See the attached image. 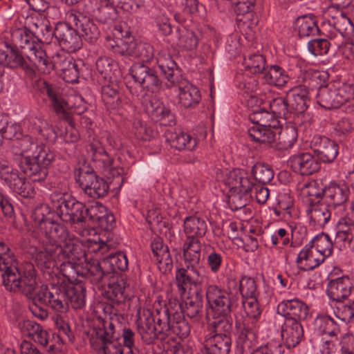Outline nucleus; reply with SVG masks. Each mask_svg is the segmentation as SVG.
Wrapping results in <instances>:
<instances>
[{"label":"nucleus","mask_w":354,"mask_h":354,"mask_svg":"<svg viewBox=\"0 0 354 354\" xmlns=\"http://www.w3.org/2000/svg\"><path fill=\"white\" fill-rule=\"evenodd\" d=\"M16 147L24 157L19 163L22 171L32 181H43L48 174L47 167L55 158L54 152L28 136L18 140Z\"/></svg>","instance_id":"f257e3e1"},{"label":"nucleus","mask_w":354,"mask_h":354,"mask_svg":"<svg viewBox=\"0 0 354 354\" xmlns=\"http://www.w3.org/2000/svg\"><path fill=\"white\" fill-rule=\"evenodd\" d=\"M41 229L45 236L44 252H41L47 261L55 259L61 252H65L75 257H82V245L79 241L71 234L63 225L50 220L43 221Z\"/></svg>","instance_id":"f03ea898"},{"label":"nucleus","mask_w":354,"mask_h":354,"mask_svg":"<svg viewBox=\"0 0 354 354\" xmlns=\"http://www.w3.org/2000/svg\"><path fill=\"white\" fill-rule=\"evenodd\" d=\"M206 299L209 308L207 312V335L230 336L232 319L229 316L231 300L225 289H207Z\"/></svg>","instance_id":"7ed1b4c3"},{"label":"nucleus","mask_w":354,"mask_h":354,"mask_svg":"<svg viewBox=\"0 0 354 354\" xmlns=\"http://www.w3.org/2000/svg\"><path fill=\"white\" fill-rule=\"evenodd\" d=\"M50 201L57 214L65 223L70 224L86 223V206L67 193L53 192Z\"/></svg>","instance_id":"20e7f679"},{"label":"nucleus","mask_w":354,"mask_h":354,"mask_svg":"<svg viewBox=\"0 0 354 354\" xmlns=\"http://www.w3.org/2000/svg\"><path fill=\"white\" fill-rule=\"evenodd\" d=\"M324 15V35L333 41L334 46H340L344 38L350 37L354 32V25L342 10L335 7H329Z\"/></svg>","instance_id":"39448f33"},{"label":"nucleus","mask_w":354,"mask_h":354,"mask_svg":"<svg viewBox=\"0 0 354 354\" xmlns=\"http://www.w3.org/2000/svg\"><path fill=\"white\" fill-rule=\"evenodd\" d=\"M225 184L230 188L229 203L233 210L244 207L252 197L253 183L248 174L242 169H233L228 172L225 178Z\"/></svg>","instance_id":"423d86ee"},{"label":"nucleus","mask_w":354,"mask_h":354,"mask_svg":"<svg viewBox=\"0 0 354 354\" xmlns=\"http://www.w3.org/2000/svg\"><path fill=\"white\" fill-rule=\"evenodd\" d=\"M22 294L31 300L29 304V310L32 315L41 320H44L48 317V312L45 306H48L53 310L65 313L68 310L67 303H64L59 299V295L55 296L48 289H21Z\"/></svg>","instance_id":"0eeeda50"},{"label":"nucleus","mask_w":354,"mask_h":354,"mask_svg":"<svg viewBox=\"0 0 354 354\" xmlns=\"http://www.w3.org/2000/svg\"><path fill=\"white\" fill-rule=\"evenodd\" d=\"M40 89L43 93L48 96L51 106L59 118L68 121L69 123L72 121L71 113L81 115L86 110L85 103L80 96L75 97V102L72 104L64 98L59 89L56 86L43 81L41 83Z\"/></svg>","instance_id":"6e6552de"},{"label":"nucleus","mask_w":354,"mask_h":354,"mask_svg":"<svg viewBox=\"0 0 354 354\" xmlns=\"http://www.w3.org/2000/svg\"><path fill=\"white\" fill-rule=\"evenodd\" d=\"M353 99V85L339 81L319 86L317 93V103L326 109L339 108Z\"/></svg>","instance_id":"1a4fd4ad"},{"label":"nucleus","mask_w":354,"mask_h":354,"mask_svg":"<svg viewBox=\"0 0 354 354\" xmlns=\"http://www.w3.org/2000/svg\"><path fill=\"white\" fill-rule=\"evenodd\" d=\"M201 244L198 238L187 239L183 247L184 261L186 268H178V288L184 286H196L198 283V274L195 270L201 257Z\"/></svg>","instance_id":"9d476101"},{"label":"nucleus","mask_w":354,"mask_h":354,"mask_svg":"<svg viewBox=\"0 0 354 354\" xmlns=\"http://www.w3.org/2000/svg\"><path fill=\"white\" fill-rule=\"evenodd\" d=\"M252 140L269 145L279 151L290 149L297 140V130L293 124H288L284 127H275L272 131L267 130L262 133L252 130Z\"/></svg>","instance_id":"9b49d317"},{"label":"nucleus","mask_w":354,"mask_h":354,"mask_svg":"<svg viewBox=\"0 0 354 354\" xmlns=\"http://www.w3.org/2000/svg\"><path fill=\"white\" fill-rule=\"evenodd\" d=\"M82 253V257H75L74 258L73 256L71 257L65 252H61L59 257H56L58 259L62 257L64 261L60 265V272L64 277L73 285L80 283V281L77 279V277H82L88 272L91 273L88 265L92 264L91 260L93 259L91 258L88 261V254L83 249Z\"/></svg>","instance_id":"f8f14e48"},{"label":"nucleus","mask_w":354,"mask_h":354,"mask_svg":"<svg viewBox=\"0 0 354 354\" xmlns=\"http://www.w3.org/2000/svg\"><path fill=\"white\" fill-rule=\"evenodd\" d=\"M91 263L88 265L91 274L96 276L98 280L102 279L106 274L109 275L110 272L124 271L128 268L127 257L122 252L110 254L100 262L97 259H93Z\"/></svg>","instance_id":"ddd939ff"},{"label":"nucleus","mask_w":354,"mask_h":354,"mask_svg":"<svg viewBox=\"0 0 354 354\" xmlns=\"http://www.w3.org/2000/svg\"><path fill=\"white\" fill-rule=\"evenodd\" d=\"M76 181L84 193L93 198L105 196L109 189L108 183L97 176L93 170L80 169Z\"/></svg>","instance_id":"4468645a"},{"label":"nucleus","mask_w":354,"mask_h":354,"mask_svg":"<svg viewBox=\"0 0 354 354\" xmlns=\"http://www.w3.org/2000/svg\"><path fill=\"white\" fill-rule=\"evenodd\" d=\"M147 62H138L133 64L129 73L134 81L148 91L157 92L159 91L161 82L154 69L146 64Z\"/></svg>","instance_id":"2eb2a0df"},{"label":"nucleus","mask_w":354,"mask_h":354,"mask_svg":"<svg viewBox=\"0 0 354 354\" xmlns=\"http://www.w3.org/2000/svg\"><path fill=\"white\" fill-rule=\"evenodd\" d=\"M55 39L64 50L74 53L80 49L82 39L77 31L67 23H58L55 28Z\"/></svg>","instance_id":"dca6fc26"},{"label":"nucleus","mask_w":354,"mask_h":354,"mask_svg":"<svg viewBox=\"0 0 354 354\" xmlns=\"http://www.w3.org/2000/svg\"><path fill=\"white\" fill-rule=\"evenodd\" d=\"M113 35L115 39H110L109 45L114 53L131 57L137 41L129 30L124 32L122 26L118 25L114 28Z\"/></svg>","instance_id":"f3484780"},{"label":"nucleus","mask_w":354,"mask_h":354,"mask_svg":"<svg viewBox=\"0 0 354 354\" xmlns=\"http://www.w3.org/2000/svg\"><path fill=\"white\" fill-rule=\"evenodd\" d=\"M310 148L321 161L326 163L333 162L338 154V145L325 136H315Z\"/></svg>","instance_id":"a211bd4d"},{"label":"nucleus","mask_w":354,"mask_h":354,"mask_svg":"<svg viewBox=\"0 0 354 354\" xmlns=\"http://www.w3.org/2000/svg\"><path fill=\"white\" fill-rule=\"evenodd\" d=\"M166 318L165 321L158 318L155 321V327L157 329V335L159 334H164L167 337L166 345L167 354H176L177 352V342L176 335L175 334V325L177 324V321L175 319V314L172 317L169 315V310H167ZM159 336H158V338Z\"/></svg>","instance_id":"6ab92c4d"},{"label":"nucleus","mask_w":354,"mask_h":354,"mask_svg":"<svg viewBox=\"0 0 354 354\" xmlns=\"http://www.w3.org/2000/svg\"><path fill=\"white\" fill-rule=\"evenodd\" d=\"M66 19L80 28L82 37L88 42L95 43L100 37V30L93 20L82 15H77L73 10L66 13Z\"/></svg>","instance_id":"aec40b11"},{"label":"nucleus","mask_w":354,"mask_h":354,"mask_svg":"<svg viewBox=\"0 0 354 354\" xmlns=\"http://www.w3.org/2000/svg\"><path fill=\"white\" fill-rule=\"evenodd\" d=\"M277 311L286 318V320L291 319L295 322H300L307 318L309 309L302 301L292 299L281 301L278 306Z\"/></svg>","instance_id":"412c9836"},{"label":"nucleus","mask_w":354,"mask_h":354,"mask_svg":"<svg viewBox=\"0 0 354 354\" xmlns=\"http://www.w3.org/2000/svg\"><path fill=\"white\" fill-rule=\"evenodd\" d=\"M250 120L255 124L248 130L249 136L252 139V130L261 132H266L267 130L272 131L275 127L279 126V120L276 119L272 113L264 108H259L253 111L249 115Z\"/></svg>","instance_id":"4be33fe9"},{"label":"nucleus","mask_w":354,"mask_h":354,"mask_svg":"<svg viewBox=\"0 0 354 354\" xmlns=\"http://www.w3.org/2000/svg\"><path fill=\"white\" fill-rule=\"evenodd\" d=\"M0 271L3 272L1 277L5 286L19 288L17 261L12 252L0 257Z\"/></svg>","instance_id":"5701e85b"},{"label":"nucleus","mask_w":354,"mask_h":354,"mask_svg":"<svg viewBox=\"0 0 354 354\" xmlns=\"http://www.w3.org/2000/svg\"><path fill=\"white\" fill-rule=\"evenodd\" d=\"M288 164L296 173L303 176L311 175L319 169L317 160L309 153H301L291 156Z\"/></svg>","instance_id":"b1692460"},{"label":"nucleus","mask_w":354,"mask_h":354,"mask_svg":"<svg viewBox=\"0 0 354 354\" xmlns=\"http://www.w3.org/2000/svg\"><path fill=\"white\" fill-rule=\"evenodd\" d=\"M324 191V198L329 206L334 207L343 205L348 198V187L344 184L339 185L335 181L325 185Z\"/></svg>","instance_id":"393cba45"},{"label":"nucleus","mask_w":354,"mask_h":354,"mask_svg":"<svg viewBox=\"0 0 354 354\" xmlns=\"http://www.w3.org/2000/svg\"><path fill=\"white\" fill-rule=\"evenodd\" d=\"M308 94V88L304 85H299L288 91L286 98L291 112L302 113L307 109Z\"/></svg>","instance_id":"a878e982"},{"label":"nucleus","mask_w":354,"mask_h":354,"mask_svg":"<svg viewBox=\"0 0 354 354\" xmlns=\"http://www.w3.org/2000/svg\"><path fill=\"white\" fill-rule=\"evenodd\" d=\"M24 54L28 64L32 65L34 69L37 68L44 73H48L53 69L52 61L39 44L30 50L24 52Z\"/></svg>","instance_id":"bb28decb"},{"label":"nucleus","mask_w":354,"mask_h":354,"mask_svg":"<svg viewBox=\"0 0 354 354\" xmlns=\"http://www.w3.org/2000/svg\"><path fill=\"white\" fill-rule=\"evenodd\" d=\"M201 100V93L197 87L185 80L178 82V102L183 107L193 108Z\"/></svg>","instance_id":"cd10ccee"},{"label":"nucleus","mask_w":354,"mask_h":354,"mask_svg":"<svg viewBox=\"0 0 354 354\" xmlns=\"http://www.w3.org/2000/svg\"><path fill=\"white\" fill-rule=\"evenodd\" d=\"M153 257L158 265V268L163 272L171 271L173 268V262L167 246H164L162 239L156 236L151 243Z\"/></svg>","instance_id":"c85d7f7f"},{"label":"nucleus","mask_w":354,"mask_h":354,"mask_svg":"<svg viewBox=\"0 0 354 354\" xmlns=\"http://www.w3.org/2000/svg\"><path fill=\"white\" fill-rule=\"evenodd\" d=\"M281 337L288 348L295 347L304 337V329L301 323L291 319L285 320L282 326Z\"/></svg>","instance_id":"c756f323"},{"label":"nucleus","mask_w":354,"mask_h":354,"mask_svg":"<svg viewBox=\"0 0 354 354\" xmlns=\"http://www.w3.org/2000/svg\"><path fill=\"white\" fill-rule=\"evenodd\" d=\"M232 339L230 336L206 335L205 348L207 354H228L230 351Z\"/></svg>","instance_id":"7c9ffc66"},{"label":"nucleus","mask_w":354,"mask_h":354,"mask_svg":"<svg viewBox=\"0 0 354 354\" xmlns=\"http://www.w3.org/2000/svg\"><path fill=\"white\" fill-rule=\"evenodd\" d=\"M330 206L324 203H317L309 205L307 213L310 223L317 227H323L330 221L331 212Z\"/></svg>","instance_id":"2f4dec72"},{"label":"nucleus","mask_w":354,"mask_h":354,"mask_svg":"<svg viewBox=\"0 0 354 354\" xmlns=\"http://www.w3.org/2000/svg\"><path fill=\"white\" fill-rule=\"evenodd\" d=\"M24 56L22 50L19 51L18 48L15 47L10 48L6 65L12 68H21L27 77L33 79L36 75L35 69L28 64Z\"/></svg>","instance_id":"473e14b6"},{"label":"nucleus","mask_w":354,"mask_h":354,"mask_svg":"<svg viewBox=\"0 0 354 354\" xmlns=\"http://www.w3.org/2000/svg\"><path fill=\"white\" fill-rule=\"evenodd\" d=\"M315 330L319 334H326L331 337L337 336L341 331L342 324L329 315H318L314 322Z\"/></svg>","instance_id":"72a5a7b5"},{"label":"nucleus","mask_w":354,"mask_h":354,"mask_svg":"<svg viewBox=\"0 0 354 354\" xmlns=\"http://www.w3.org/2000/svg\"><path fill=\"white\" fill-rule=\"evenodd\" d=\"M324 185L321 180H313L305 183L301 188V195L309 205L317 203L324 198Z\"/></svg>","instance_id":"f704fd0d"},{"label":"nucleus","mask_w":354,"mask_h":354,"mask_svg":"<svg viewBox=\"0 0 354 354\" xmlns=\"http://www.w3.org/2000/svg\"><path fill=\"white\" fill-rule=\"evenodd\" d=\"M115 326L111 322L104 321L103 329L99 328L96 331L97 338L101 342V346L99 347V351L103 354H111V346L116 348L114 344Z\"/></svg>","instance_id":"c9c22d12"},{"label":"nucleus","mask_w":354,"mask_h":354,"mask_svg":"<svg viewBox=\"0 0 354 354\" xmlns=\"http://www.w3.org/2000/svg\"><path fill=\"white\" fill-rule=\"evenodd\" d=\"M4 180L15 192L22 197L27 198L32 194L33 190L29 183L26 182L25 178L19 175L16 169H14Z\"/></svg>","instance_id":"e433bc0d"},{"label":"nucleus","mask_w":354,"mask_h":354,"mask_svg":"<svg viewBox=\"0 0 354 354\" xmlns=\"http://www.w3.org/2000/svg\"><path fill=\"white\" fill-rule=\"evenodd\" d=\"M324 257L312 246L308 243L300 251L297 259V263L305 261V266L309 270H313L319 266L324 261Z\"/></svg>","instance_id":"4c0bfd02"},{"label":"nucleus","mask_w":354,"mask_h":354,"mask_svg":"<svg viewBox=\"0 0 354 354\" xmlns=\"http://www.w3.org/2000/svg\"><path fill=\"white\" fill-rule=\"evenodd\" d=\"M263 78L266 83L277 87L285 86L290 80L287 71L279 65H270L268 66Z\"/></svg>","instance_id":"58836bf2"},{"label":"nucleus","mask_w":354,"mask_h":354,"mask_svg":"<svg viewBox=\"0 0 354 354\" xmlns=\"http://www.w3.org/2000/svg\"><path fill=\"white\" fill-rule=\"evenodd\" d=\"M183 228L187 239L198 238L205 234L207 224L204 219L196 216H191L185 218Z\"/></svg>","instance_id":"ea45409f"},{"label":"nucleus","mask_w":354,"mask_h":354,"mask_svg":"<svg viewBox=\"0 0 354 354\" xmlns=\"http://www.w3.org/2000/svg\"><path fill=\"white\" fill-rule=\"evenodd\" d=\"M142 104L146 112L151 116L152 120L156 122L167 117L169 113V111L156 97H147L144 98Z\"/></svg>","instance_id":"a19ab883"},{"label":"nucleus","mask_w":354,"mask_h":354,"mask_svg":"<svg viewBox=\"0 0 354 354\" xmlns=\"http://www.w3.org/2000/svg\"><path fill=\"white\" fill-rule=\"evenodd\" d=\"M86 151L88 158L99 168L102 166L108 165L111 161V157L107 153L101 143L98 141H93L87 146Z\"/></svg>","instance_id":"79ce46f5"},{"label":"nucleus","mask_w":354,"mask_h":354,"mask_svg":"<svg viewBox=\"0 0 354 354\" xmlns=\"http://www.w3.org/2000/svg\"><path fill=\"white\" fill-rule=\"evenodd\" d=\"M300 38L314 37L319 34V28L314 19L309 16L298 17L295 22Z\"/></svg>","instance_id":"37998d69"},{"label":"nucleus","mask_w":354,"mask_h":354,"mask_svg":"<svg viewBox=\"0 0 354 354\" xmlns=\"http://www.w3.org/2000/svg\"><path fill=\"white\" fill-rule=\"evenodd\" d=\"M190 330V326L185 318L178 319V338L181 339L178 342V354H192L193 342L188 339Z\"/></svg>","instance_id":"c03bdc74"},{"label":"nucleus","mask_w":354,"mask_h":354,"mask_svg":"<svg viewBox=\"0 0 354 354\" xmlns=\"http://www.w3.org/2000/svg\"><path fill=\"white\" fill-rule=\"evenodd\" d=\"M178 47L185 50L196 49L198 44V39L194 31L185 26L178 28Z\"/></svg>","instance_id":"a18cd8bd"},{"label":"nucleus","mask_w":354,"mask_h":354,"mask_svg":"<svg viewBox=\"0 0 354 354\" xmlns=\"http://www.w3.org/2000/svg\"><path fill=\"white\" fill-rule=\"evenodd\" d=\"M58 290L60 292L56 293L55 296L59 295V297H67L74 309H80L85 306L86 289H64L63 292L61 289Z\"/></svg>","instance_id":"49530a36"},{"label":"nucleus","mask_w":354,"mask_h":354,"mask_svg":"<svg viewBox=\"0 0 354 354\" xmlns=\"http://www.w3.org/2000/svg\"><path fill=\"white\" fill-rule=\"evenodd\" d=\"M243 65L246 71L253 74H264L268 68L265 57L260 54L250 55L245 57Z\"/></svg>","instance_id":"de8ad7c7"},{"label":"nucleus","mask_w":354,"mask_h":354,"mask_svg":"<svg viewBox=\"0 0 354 354\" xmlns=\"http://www.w3.org/2000/svg\"><path fill=\"white\" fill-rule=\"evenodd\" d=\"M106 1L95 12V17L102 24H111L118 18V12L114 5Z\"/></svg>","instance_id":"09e8293b"},{"label":"nucleus","mask_w":354,"mask_h":354,"mask_svg":"<svg viewBox=\"0 0 354 354\" xmlns=\"http://www.w3.org/2000/svg\"><path fill=\"white\" fill-rule=\"evenodd\" d=\"M269 109L277 120L280 118L286 119L291 113L286 97L273 98L269 102Z\"/></svg>","instance_id":"8fccbe9b"},{"label":"nucleus","mask_w":354,"mask_h":354,"mask_svg":"<svg viewBox=\"0 0 354 354\" xmlns=\"http://www.w3.org/2000/svg\"><path fill=\"white\" fill-rule=\"evenodd\" d=\"M109 275L106 274L102 279L98 280L96 276H93V279L97 282L107 281L108 288H128L132 286V281L127 279L126 276L117 272H110Z\"/></svg>","instance_id":"3c124183"},{"label":"nucleus","mask_w":354,"mask_h":354,"mask_svg":"<svg viewBox=\"0 0 354 354\" xmlns=\"http://www.w3.org/2000/svg\"><path fill=\"white\" fill-rule=\"evenodd\" d=\"M309 244L315 248L325 259L331 254L333 251V243L328 235L322 234L313 239Z\"/></svg>","instance_id":"603ef678"},{"label":"nucleus","mask_w":354,"mask_h":354,"mask_svg":"<svg viewBox=\"0 0 354 354\" xmlns=\"http://www.w3.org/2000/svg\"><path fill=\"white\" fill-rule=\"evenodd\" d=\"M144 322L140 319L142 326H138V330L142 337L145 338V335H148L150 340L158 338L157 329L155 327V318L152 313L147 311V313H144Z\"/></svg>","instance_id":"864d4df0"},{"label":"nucleus","mask_w":354,"mask_h":354,"mask_svg":"<svg viewBox=\"0 0 354 354\" xmlns=\"http://www.w3.org/2000/svg\"><path fill=\"white\" fill-rule=\"evenodd\" d=\"M252 174L254 179L261 184L269 183L274 177V172L271 167L261 162H258L252 167Z\"/></svg>","instance_id":"5fc2aeb1"},{"label":"nucleus","mask_w":354,"mask_h":354,"mask_svg":"<svg viewBox=\"0 0 354 354\" xmlns=\"http://www.w3.org/2000/svg\"><path fill=\"white\" fill-rule=\"evenodd\" d=\"M117 68V64L114 60L108 57H99L96 62V68L102 75L103 78L111 80Z\"/></svg>","instance_id":"6e6d98bb"},{"label":"nucleus","mask_w":354,"mask_h":354,"mask_svg":"<svg viewBox=\"0 0 354 354\" xmlns=\"http://www.w3.org/2000/svg\"><path fill=\"white\" fill-rule=\"evenodd\" d=\"M102 97L104 103L111 109L118 108L120 103V95L113 85H105L102 88Z\"/></svg>","instance_id":"4d7b16f0"},{"label":"nucleus","mask_w":354,"mask_h":354,"mask_svg":"<svg viewBox=\"0 0 354 354\" xmlns=\"http://www.w3.org/2000/svg\"><path fill=\"white\" fill-rule=\"evenodd\" d=\"M338 230L336 233L335 242L342 243L354 234V222L349 218H342L338 223Z\"/></svg>","instance_id":"13d9d810"},{"label":"nucleus","mask_w":354,"mask_h":354,"mask_svg":"<svg viewBox=\"0 0 354 354\" xmlns=\"http://www.w3.org/2000/svg\"><path fill=\"white\" fill-rule=\"evenodd\" d=\"M238 339L243 346L250 348L256 342V331L248 324H243L242 326H239Z\"/></svg>","instance_id":"bf43d9fd"},{"label":"nucleus","mask_w":354,"mask_h":354,"mask_svg":"<svg viewBox=\"0 0 354 354\" xmlns=\"http://www.w3.org/2000/svg\"><path fill=\"white\" fill-rule=\"evenodd\" d=\"M328 39L327 37L310 40L308 45L309 51L315 56L327 53L330 46L334 45L333 41Z\"/></svg>","instance_id":"052dcab7"},{"label":"nucleus","mask_w":354,"mask_h":354,"mask_svg":"<svg viewBox=\"0 0 354 354\" xmlns=\"http://www.w3.org/2000/svg\"><path fill=\"white\" fill-rule=\"evenodd\" d=\"M183 291L181 295L183 297L182 303L180 306H192L194 304H198L199 307L203 306V294L201 289H189L187 294L186 289H182Z\"/></svg>","instance_id":"680f3d73"},{"label":"nucleus","mask_w":354,"mask_h":354,"mask_svg":"<svg viewBox=\"0 0 354 354\" xmlns=\"http://www.w3.org/2000/svg\"><path fill=\"white\" fill-rule=\"evenodd\" d=\"M106 212L107 209L104 205L100 203H95L86 207V222L88 220L93 224H97Z\"/></svg>","instance_id":"e2e57ef3"},{"label":"nucleus","mask_w":354,"mask_h":354,"mask_svg":"<svg viewBox=\"0 0 354 354\" xmlns=\"http://www.w3.org/2000/svg\"><path fill=\"white\" fill-rule=\"evenodd\" d=\"M36 271L32 264H27L24 271V276L23 278L21 277L20 273L17 272V276L19 278V283L21 288V286L27 288H36L38 286V283L36 279Z\"/></svg>","instance_id":"0e129e2a"},{"label":"nucleus","mask_w":354,"mask_h":354,"mask_svg":"<svg viewBox=\"0 0 354 354\" xmlns=\"http://www.w3.org/2000/svg\"><path fill=\"white\" fill-rule=\"evenodd\" d=\"M131 57L140 59V62H149L153 57V48L147 43L136 42V47Z\"/></svg>","instance_id":"69168bd1"},{"label":"nucleus","mask_w":354,"mask_h":354,"mask_svg":"<svg viewBox=\"0 0 354 354\" xmlns=\"http://www.w3.org/2000/svg\"><path fill=\"white\" fill-rule=\"evenodd\" d=\"M53 58V69L56 68L62 71V75L68 68H70L73 64L77 63L73 57L66 55L64 53H57Z\"/></svg>","instance_id":"338daca9"},{"label":"nucleus","mask_w":354,"mask_h":354,"mask_svg":"<svg viewBox=\"0 0 354 354\" xmlns=\"http://www.w3.org/2000/svg\"><path fill=\"white\" fill-rule=\"evenodd\" d=\"M12 41L15 48L23 47L24 41H29L34 37L30 30L26 27L13 29L11 32Z\"/></svg>","instance_id":"774afa93"}]
</instances>
